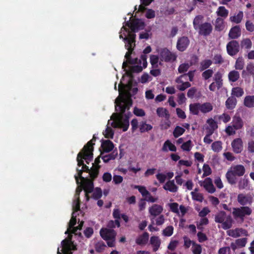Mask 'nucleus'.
Wrapping results in <instances>:
<instances>
[{
    "label": "nucleus",
    "mask_w": 254,
    "mask_h": 254,
    "mask_svg": "<svg viewBox=\"0 0 254 254\" xmlns=\"http://www.w3.org/2000/svg\"><path fill=\"white\" fill-rule=\"evenodd\" d=\"M95 137L94 136L93 138L84 146L83 149L77 155V165L78 167H80L81 166H82V167L81 169L77 168L76 171L77 174L74 176L76 183L77 185H79V186L76 190V193L74 196L75 199L72 204L73 212L72 213V217L69 222L68 228L65 232V234H74L75 235H81L79 231L81 229L83 222L81 221L78 227H74L76 223V213L80 209L79 195L80 192L82 190V189H83L85 191L86 200L88 201L89 199L88 194L91 192L93 190V182L88 179L87 176L85 177H83L82 173L83 172L88 173L89 176L92 179L95 178L98 175L97 169L94 168L89 171V167L84 164L83 160L85 161L87 164H89V162L92 160L93 158V145L94 144L93 142L95 141Z\"/></svg>",
    "instance_id": "f257e3e1"
},
{
    "label": "nucleus",
    "mask_w": 254,
    "mask_h": 254,
    "mask_svg": "<svg viewBox=\"0 0 254 254\" xmlns=\"http://www.w3.org/2000/svg\"><path fill=\"white\" fill-rule=\"evenodd\" d=\"M130 18L131 17L129 21L125 22L120 32V38L124 40L125 47L127 50L125 55L127 60L123 63L122 67L129 78L128 84L131 82V73L140 72L147 65L146 56L145 55H142L139 59L135 58L131 60L130 59V56L135 46L134 32L142 29L144 27V23L141 19H136L130 21Z\"/></svg>",
    "instance_id": "f03ea898"
},
{
    "label": "nucleus",
    "mask_w": 254,
    "mask_h": 254,
    "mask_svg": "<svg viewBox=\"0 0 254 254\" xmlns=\"http://www.w3.org/2000/svg\"><path fill=\"white\" fill-rule=\"evenodd\" d=\"M126 85L122 79L119 85V95L115 100V109L117 113L113 114L108 121L107 127L103 132L105 137L113 138L114 131L111 127L122 129L123 131L127 130L129 123V118L131 114L128 111L132 105L130 93L125 89Z\"/></svg>",
    "instance_id": "7ed1b4c3"
},
{
    "label": "nucleus",
    "mask_w": 254,
    "mask_h": 254,
    "mask_svg": "<svg viewBox=\"0 0 254 254\" xmlns=\"http://www.w3.org/2000/svg\"><path fill=\"white\" fill-rule=\"evenodd\" d=\"M245 173V168L242 165L232 166L226 174L228 182L231 184H235L237 182V177L242 176Z\"/></svg>",
    "instance_id": "20e7f679"
},
{
    "label": "nucleus",
    "mask_w": 254,
    "mask_h": 254,
    "mask_svg": "<svg viewBox=\"0 0 254 254\" xmlns=\"http://www.w3.org/2000/svg\"><path fill=\"white\" fill-rule=\"evenodd\" d=\"M213 109V106L210 102L194 103L189 105L190 112L194 115H198L200 113L205 114L210 112Z\"/></svg>",
    "instance_id": "39448f33"
},
{
    "label": "nucleus",
    "mask_w": 254,
    "mask_h": 254,
    "mask_svg": "<svg viewBox=\"0 0 254 254\" xmlns=\"http://www.w3.org/2000/svg\"><path fill=\"white\" fill-rule=\"evenodd\" d=\"M214 220L216 223L221 224V228L224 230L230 228L232 226L233 219L231 216L227 215L225 212L220 211L215 215Z\"/></svg>",
    "instance_id": "423d86ee"
},
{
    "label": "nucleus",
    "mask_w": 254,
    "mask_h": 254,
    "mask_svg": "<svg viewBox=\"0 0 254 254\" xmlns=\"http://www.w3.org/2000/svg\"><path fill=\"white\" fill-rule=\"evenodd\" d=\"M100 234L102 238L107 242L109 247H114L115 246L116 232L111 229H101Z\"/></svg>",
    "instance_id": "0eeeda50"
},
{
    "label": "nucleus",
    "mask_w": 254,
    "mask_h": 254,
    "mask_svg": "<svg viewBox=\"0 0 254 254\" xmlns=\"http://www.w3.org/2000/svg\"><path fill=\"white\" fill-rule=\"evenodd\" d=\"M62 249L58 248L57 254H72V251L76 250V247L71 241V236L62 241Z\"/></svg>",
    "instance_id": "6e6552de"
},
{
    "label": "nucleus",
    "mask_w": 254,
    "mask_h": 254,
    "mask_svg": "<svg viewBox=\"0 0 254 254\" xmlns=\"http://www.w3.org/2000/svg\"><path fill=\"white\" fill-rule=\"evenodd\" d=\"M252 212V209L247 206H241L233 208L232 214L236 220L240 219L243 221L246 215H250Z\"/></svg>",
    "instance_id": "1a4fd4ad"
},
{
    "label": "nucleus",
    "mask_w": 254,
    "mask_h": 254,
    "mask_svg": "<svg viewBox=\"0 0 254 254\" xmlns=\"http://www.w3.org/2000/svg\"><path fill=\"white\" fill-rule=\"evenodd\" d=\"M159 56L160 60L162 62L174 61L176 59V55L166 48L162 49L159 51Z\"/></svg>",
    "instance_id": "9d476101"
},
{
    "label": "nucleus",
    "mask_w": 254,
    "mask_h": 254,
    "mask_svg": "<svg viewBox=\"0 0 254 254\" xmlns=\"http://www.w3.org/2000/svg\"><path fill=\"white\" fill-rule=\"evenodd\" d=\"M187 75L184 74L178 77L175 82L177 83V88L180 91H184L187 88L190 87L191 84L187 81Z\"/></svg>",
    "instance_id": "9b49d317"
},
{
    "label": "nucleus",
    "mask_w": 254,
    "mask_h": 254,
    "mask_svg": "<svg viewBox=\"0 0 254 254\" xmlns=\"http://www.w3.org/2000/svg\"><path fill=\"white\" fill-rule=\"evenodd\" d=\"M163 211V206L158 204H154L148 208V212L150 220L162 214Z\"/></svg>",
    "instance_id": "f8f14e48"
},
{
    "label": "nucleus",
    "mask_w": 254,
    "mask_h": 254,
    "mask_svg": "<svg viewBox=\"0 0 254 254\" xmlns=\"http://www.w3.org/2000/svg\"><path fill=\"white\" fill-rule=\"evenodd\" d=\"M231 145L233 151L236 154L240 153L243 150L244 144L241 138H235L231 142Z\"/></svg>",
    "instance_id": "ddd939ff"
},
{
    "label": "nucleus",
    "mask_w": 254,
    "mask_h": 254,
    "mask_svg": "<svg viewBox=\"0 0 254 254\" xmlns=\"http://www.w3.org/2000/svg\"><path fill=\"white\" fill-rule=\"evenodd\" d=\"M227 51L230 56L235 55L239 51V44L236 41H231L227 45Z\"/></svg>",
    "instance_id": "4468645a"
},
{
    "label": "nucleus",
    "mask_w": 254,
    "mask_h": 254,
    "mask_svg": "<svg viewBox=\"0 0 254 254\" xmlns=\"http://www.w3.org/2000/svg\"><path fill=\"white\" fill-rule=\"evenodd\" d=\"M199 184L209 193H213L216 190L212 180L210 178H206L203 181L200 182Z\"/></svg>",
    "instance_id": "2eb2a0df"
},
{
    "label": "nucleus",
    "mask_w": 254,
    "mask_h": 254,
    "mask_svg": "<svg viewBox=\"0 0 254 254\" xmlns=\"http://www.w3.org/2000/svg\"><path fill=\"white\" fill-rule=\"evenodd\" d=\"M253 198L250 194L240 193L238 195V202L242 205L251 204Z\"/></svg>",
    "instance_id": "dca6fc26"
},
{
    "label": "nucleus",
    "mask_w": 254,
    "mask_h": 254,
    "mask_svg": "<svg viewBox=\"0 0 254 254\" xmlns=\"http://www.w3.org/2000/svg\"><path fill=\"white\" fill-rule=\"evenodd\" d=\"M190 44L189 39L187 37L183 36L178 40L177 48L180 51H185Z\"/></svg>",
    "instance_id": "f3484780"
},
{
    "label": "nucleus",
    "mask_w": 254,
    "mask_h": 254,
    "mask_svg": "<svg viewBox=\"0 0 254 254\" xmlns=\"http://www.w3.org/2000/svg\"><path fill=\"white\" fill-rule=\"evenodd\" d=\"M228 235L229 236L237 238L242 236L247 235V232L242 228H236L231 229L227 231Z\"/></svg>",
    "instance_id": "a211bd4d"
},
{
    "label": "nucleus",
    "mask_w": 254,
    "mask_h": 254,
    "mask_svg": "<svg viewBox=\"0 0 254 254\" xmlns=\"http://www.w3.org/2000/svg\"><path fill=\"white\" fill-rule=\"evenodd\" d=\"M211 25L209 23H204L201 25L198 28L199 34L203 35H207L210 33L212 31Z\"/></svg>",
    "instance_id": "6ab92c4d"
},
{
    "label": "nucleus",
    "mask_w": 254,
    "mask_h": 254,
    "mask_svg": "<svg viewBox=\"0 0 254 254\" xmlns=\"http://www.w3.org/2000/svg\"><path fill=\"white\" fill-rule=\"evenodd\" d=\"M162 151L165 152H167L169 151L176 152L177 151V147L170 140H167L163 145Z\"/></svg>",
    "instance_id": "aec40b11"
},
{
    "label": "nucleus",
    "mask_w": 254,
    "mask_h": 254,
    "mask_svg": "<svg viewBox=\"0 0 254 254\" xmlns=\"http://www.w3.org/2000/svg\"><path fill=\"white\" fill-rule=\"evenodd\" d=\"M163 189L171 192H176L178 190V187L175 184L174 180L169 181L164 185Z\"/></svg>",
    "instance_id": "412c9836"
},
{
    "label": "nucleus",
    "mask_w": 254,
    "mask_h": 254,
    "mask_svg": "<svg viewBox=\"0 0 254 254\" xmlns=\"http://www.w3.org/2000/svg\"><path fill=\"white\" fill-rule=\"evenodd\" d=\"M206 123L208 125L206 127L207 132L213 133L218 127L217 123L212 118L208 119Z\"/></svg>",
    "instance_id": "4be33fe9"
},
{
    "label": "nucleus",
    "mask_w": 254,
    "mask_h": 254,
    "mask_svg": "<svg viewBox=\"0 0 254 254\" xmlns=\"http://www.w3.org/2000/svg\"><path fill=\"white\" fill-rule=\"evenodd\" d=\"M101 147L104 152H109L113 150L114 145L111 141L106 140L102 142Z\"/></svg>",
    "instance_id": "5701e85b"
},
{
    "label": "nucleus",
    "mask_w": 254,
    "mask_h": 254,
    "mask_svg": "<svg viewBox=\"0 0 254 254\" xmlns=\"http://www.w3.org/2000/svg\"><path fill=\"white\" fill-rule=\"evenodd\" d=\"M232 124L237 130H238L243 127L244 126V122L239 116H235L233 118Z\"/></svg>",
    "instance_id": "b1692460"
},
{
    "label": "nucleus",
    "mask_w": 254,
    "mask_h": 254,
    "mask_svg": "<svg viewBox=\"0 0 254 254\" xmlns=\"http://www.w3.org/2000/svg\"><path fill=\"white\" fill-rule=\"evenodd\" d=\"M241 35V30L239 26L232 28L230 30L229 36L231 39H236Z\"/></svg>",
    "instance_id": "393cba45"
},
{
    "label": "nucleus",
    "mask_w": 254,
    "mask_h": 254,
    "mask_svg": "<svg viewBox=\"0 0 254 254\" xmlns=\"http://www.w3.org/2000/svg\"><path fill=\"white\" fill-rule=\"evenodd\" d=\"M156 113L157 115L161 118H164L168 120L170 118V115L168 111L165 108L159 107L157 109Z\"/></svg>",
    "instance_id": "a878e982"
},
{
    "label": "nucleus",
    "mask_w": 254,
    "mask_h": 254,
    "mask_svg": "<svg viewBox=\"0 0 254 254\" xmlns=\"http://www.w3.org/2000/svg\"><path fill=\"white\" fill-rule=\"evenodd\" d=\"M102 159L105 163L108 162L111 160L115 159L118 155L117 150H114L112 153L108 155H103V153H101Z\"/></svg>",
    "instance_id": "bb28decb"
},
{
    "label": "nucleus",
    "mask_w": 254,
    "mask_h": 254,
    "mask_svg": "<svg viewBox=\"0 0 254 254\" xmlns=\"http://www.w3.org/2000/svg\"><path fill=\"white\" fill-rule=\"evenodd\" d=\"M237 100L234 97H229L225 102V105L228 109L232 110L235 108Z\"/></svg>",
    "instance_id": "cd10ccee"
},
{
    "label": "nucleus",
    "mask_w": 254,
    "mask_h": 254,
    "mask_svg": "<svg viewBox=\"0 0 254 254\" xmlns=\"http://www.w3.org/2000/svg\"><path fill=\"white\" fill-rule=\"evenodd\" d=\"M153 220H151V223L155 224L157 226L162 225L165 221V216L162 214L155 217Z\"/></svg>",
    "instance_id": "c85d7f7f"
},
{
    "label": "nucleus",
    "mask_w": 254,
    "mask_h": 254,
    "mask_svg": "<svg viewBox=\"0 0 254 254\" xmlns=\"http://www.w3.org/2000/svg\"><path fill=\"white\" fill-rule=\"evenodd\" d=\"M244 104L248 108L254 107V95H248L245 97Z\"/></svg>",
    "instance_id": "c756f323"
},
{
    "label": "nucleus",
    "mask_w": 254,
    "mask_h": 254,
    "mask_svg": "<svg viewBox=\"0 0 254 254\" xmlns=\"http://www.w3.org/2000/svg\"><path fill=\"white\" fill-rule=\"evenodd\" d=\"M150 60L154 67H158L159 65H162V61H160L159 56L152 55L150 56Z\"/></svg>",
    "instance_id": "7c9ffc66"
},
{
    "label": "nucleus",
    "mask_w": 254,
    "mask_h": 254,
    "mask_svg": "<svg viewBox=\"0 0 254 254\" xmlns=\"http://www.w3.org/2000/svg\"><path fill=\"white\" fill-rule=\"evenodd\" d=\"M149 235L147 233H144L139 236L136 240V243L138 245H144L148 240Z\"/></svg>",
    "instance_id": "2f4dec72"
},
{
    "label": "nucleus",
    "mask_w": 254,
    "mask_h": 254,
    "mask_svg": "<svg viewBox=\"0 0 254 254\" xmlns=\"http://www.w3.org/2000/svg\"><path fill=\"white\" fill-rule=\"evenodd\" d=\"M240 78V73L237 70H232L228 74V78L231 82H236Z\"/></svg>",
    "instance_id": "473e14b6"
},
{
    "label": "nucleus",
    "mask_w": 254,
    "mask_h": 254,
    "mask_svg": "<svg viewBox=\"0 0 254 254\" xmlns=\"http://www.w3.org/2000/svg\"><path fill=\"white\" fill-rule=\"evenodd\" d=\"M244 94V90L240 87H234L232 89V97H240Z\"/></svg>",
    "instance_id": "72a5a7b5"
},
{
    "label": "nucleus",
    "mask_w": 254,
    "mask_h": 254,
    "mask_svg": "<svg viewBox=\"0 0 254 254\" xmlns=\"http://www.w3.org/2000/svg\"><path fill=\"white\" fill-rule=\"evenodd\" d=\"M222 73L218 71L214 75L213 79L217 83L218 88H221L222 86Z\"/></svg>",
    "instance_id": "f704fd0d"
},
{
    "label": "nucleus",
    "mask_w": 254,
    "mask_h": 254,
    "mask_svg": "<svg viewBox=\"0 0 254 254\" xmlns=\"http://www.w3.org/2000/svg\"><path fill=\"white\" fill-rule=\"evenodd\" d=\"M150 243L153 247V250L156 251L160 245V241L158 237L153 236L150 239Z\"/></svg>",
    "instance_id": "c9c22d12"
},
{
    "label": "nucleus",
    "mask_w": 254,
    "mask_h": 254,
    "mask_svg": "<svg viewBox=\"0 0 254 254\" xmlns=\"http://www.w3.org/2000/svg\"><path fill=\"white\" fill-rule=\"evenodd\" d=\"M211 149L215 152H219L222 149V142L220 141H216L211 144Z\"/></svg>",
    "instance_id": "e433bc0d"
},
{
    "label": "nucleus",
    "mask_w": 254,
    "mask_h": 254,
    "mask_svg": "<svg viewBox=\"0 0 254 254\" xmlns=\"http://www.w3.org/2000/svg\"><path fill=\"white\" fill-rule=\"evenodd\" d=\"M208 219L207 218L201 217V219L196 222V226L198 229L202 230L203 226L208 224Z\"/></svg>",
    "instance_id": "4c0bfd02"
},
{
    "label": "nucleus",
    "mask_w": 254,
    "mask_h": 254,
    "mask_svg": "<svg viewBox=\"0 0 254 254\" xmlns=\"http://www.w3.org/2000/svg\"><path fill=\"white\" fill-rule=\"evenodd\" d=\"M243 17V13L242 11H239L237 14L231 16L230 19L231 21L236 23H239Z\"/></svg>",
    "instance_id": "58836bf2"
},
{
    "label": "nucleus",
    "mask_w": 254,
    "mask_h": 254,
    "mask_svg": "<svg viewBox=\"0 0 254 254\" xmlns=\"http://www.w3.org/2000/svg\"><path fill=\"white\" fill-rule=\"evenodd\" d=\"M216 13L218 16L226 18L228 15L229 11L224 6H219L218 8Z\"/></svg>",
    "instance_id": "ea45409f"
},
{
    "label": "nucleus",
    "mask_w": 254,
    "mask_h": 254,
    "mask_svg": "<svg viewBox=\"0 0 254 254\" xmlns=\"http://www.w3.org/2000/svg\"><path fill=\"white\" fill-rule=\"evenodd\" d=\"M203 17L201 15H197L196 16L193 21V25L194 28L195 30H197L198 28L201 26L202 24L201 22L202 21Z\"/></svg>",
    "instance_id": "a19ab883"
},
{
    "label": "nucleus",
    "mask_w": 254,
    "mask_h": 254,
    "mask_svg": "<svg viewBox=\"0 0 254 254\" xmlns=\"http://www.w3.org/2000/svg\"><path fill=\"white\" fill-rule=\"evenodd\" d=\"M192 63H185L181 64L178 67V71L180 73H184L186 72L190 67L192 65Z\"/></svg>",
    "instance_id": "79ce46f5"
},
{
    "label": "nucleus",
    "mask_w": 254,
    "mask_h": 254,
    "mask_svg": "<svg viewBox=\"0 0 254 254\" xmlns=\"http://www.w3.org/2000/svg\"><path fill=\"white\" fill-rule=\"evenodd\" d=\"M245 61L242 57H239L235 63V67L236 69L242 70L244 66Z\"/></svg>",
    "instance_id": "37998d69"
},
{
    "label": "nucleus",
    "mask_w": 254,
    "mask_h": 254,
    "mask_svg": "<svg viewBox=\"0 0 254 254\" xmlns=\"http://www.w3.org/2000/svg\"><path fill=\"white\" fill-rule=\"evenodd\" d=\"M192 146V141L189 140L186 142H184L181 145V148L183 151L189 152L191 150Z\"/></svg>",
    "instance_id": "c03bdc74"
},
{
    "label": "nucleus",
    "mask_w": 254,
    "mask_h": 254,
    "mask_svg": "<svg viewBox=\"0 0 254 254\" xmlns=\"http://www.w3.org/2000/svg\"><path fill=\"white\" fill-rule=\"evenodd\" d=\"M167 205L170 208L171 211L173 213H176L178 215H180V212L179 209V205L176 202L169 203Z\"/></svg>",
    "instance_id": "a18cd8bd"
},
{
    "label": "nucleus",
    "mask_w": 254,
    "mask_h": 254,
    "mask_svg": "<svg viewBox=\"0 0 254 254\" xmlns=\"http://www.w3.org/2000/svg\"><path fill=\"white\" fill-rule=\"evenodd\" d=\"M152 128V126L147 124L145 122H142L139 126V130L141 132L148 131Z\"/></svg>",
    "instance_id": "49530a36"
},
{
    "label": "nucleus",
    "mask_w": 254,
    "mask_h": 254,
    "mask_svg": "<svg viewBox=\"0 0 254 254\" xmlns=\"http://www.w3.org/2000/svg\"><path fill=\"white\" fill-rule=\"evenodd\" d=\"M249 181L246 178L240 179L238 183V188L240 190L246 188L248 186Z\"/></svg>",
    "instance_id": "de8ad7c7"
},
{
    "label": "nucleus",
    "mask_w": 254,
    "mask_h": 254,
    "mask_svg": "<svg viewBox=\"0 0 254 254\" xmlns=\"http://www.w3.org/2000/svg\"><path fill=\"white\" fill-rule=\"evenodd\" d=\"M185 131V129L181 127L177 126L175 127L173 135L175 137L177 138L182 135Z\"/></svg>",
    "instance_id": "09e8293b"
},
{
    "label": "nucleus",
    "mask_w": 254,
    "mask_h": 254,
    "mask_svg": "<svg viewBox=\"0 0 254 254\" xmlns=\"http://www.w3.org/2000/svg\"><path fill=\"white\" fill-rule=\"evenodd\" d=\"M191 195L193 200L199 202H202L203 200V195L200 193H198V192L196 191H191Z\"/></svg>",
    "instance_id": "8fccbe9b"
},
{
    "label": "nucleus",
    "mask_w": 254,
    "mask_h": 254,
    "mask_svg": "<svg viewBox=\"0 0 254 254\" xmlns=\"http://www.w3.org/2000/svg\"><path fill=\"white\" fill-rule=\"evenodd\" d=\"M212 64V61L210 60H205L200 63V68L201 70H203L208 68Z\"/></svg>",
    "instance_id": "3c124183"
},
{
    "label": "nucleus",
    "mask_w": 254,
    "mask_h": 254,
    "mask_svg": "<svg viewBox=\"0 0 254 254\" xmlns=\"http://www.w3.org/2000/svg\"><path fill=\"white\" fill-rule=\"evenodd\" d=\"M134 188L137 189L140 193L143 196H147L148 195H149V191L146 189L145 187L144 186H135Z\"/></svg>",
    "instance_id": "603ef678"
},
{
    "label": "nucleus",
    "mask_w": 254,
    "mask_h": 254,
    "mask_svg": "<svg viewBox=\"0 0 254 254\" xmlns=\"http://www.w3.org/2000/svg\"><path fill=\"white\" fill-rule=\"evenodd\" d=\"M237 130V129L232 125L227 126L225 128V131L228 135H232L236 133Z\"/></svg>",
    "instance_id": "864d4df0"
},
{
    "label": "nucleus",
    "mask_w": 254,
    "mask_h": 254,
    "mask_svg": "<svg viewBox=\"0 0 254 254\" xmlns=\"http://www.w3.org/2000/svg\"><path fill=\"white\" fill-rule=\"evenodd\" d=\"M252 43L250 39H245L242 41L241 42V46L242 48L249 49L252 47Z\"/></svg>",
    "instance_id": "5fc2aeb1"
},
{
    "label": "nucleus",
    "mask_w": 254,
    "mask_h": 254,
    "mask_svg": "<svg viewBox=\"0 0 254 254\" xmlns=\"http://www.w3.org/2000/svg\"><path fill=\"white\" fill-rule=\"evenodd\" d=\"M202 170L203 172V173L202 175V177H205L208 176L210 175L212 173V171H211L210 167L207 164L203 165V166L202 168Z\"/></svg>",
    "instance_id": "6e6d98bb"
},
{
    "label": "nucleus",
    "mask_w": 254,
    "mask_h": 254,
    "mask_svg": "<svg viewBox=\"0 0 254 254\" xmlns=\"http://www.w3.org/2000/svg\"><path fill=\"white\" fill-rule=\"evenodd\" d=\"M213 74V71L211 69H208L205 70L202 73V77L204 80H207L212 77Z\"/></svg>",
    "instance_id": "4d7b16f0"
},
{
    "label": "nucleus",
    "mask_w": 254,
    "mask_h": 254,
    "mask_svg": "<svg viewBox=\"0 0 254 254\" xmlns=\"http://www.w3.org/2000/svg\"><path fill=\"white\" fill-rule=\"evenodd\" d=\"M102 195V191L100 188H96L93 190V198L95 199H98L101 197Z\"/></svg>",
    "instance_id": "13d9d810"
},
{
    "label": "nucleus",
    "mask_w": 254,
    "mask_h": 254,
    "mask_svg": "<svg viewBox=\"0 0 254 254\" xmlns=\"http://www.w3.org/2000/svg\"><path fill=\"white\" fill-rule=\"evenodd\" d=\"M174 231V228L172 226H167L163 231V234L165 236H171L173 233Z\"/></svg>",
    "instance_id": "bf43d9fd"
},
{
    "label": "nucleus",
    "mask_w": 254,
    "mask_h": 254,
    "mask_svg": "<svg viewBox=\"0 0 254 254\" xmlns=\"http://www.w3.org/2000/svg\"><path fill=\"white\" fill-rule=\"evenodd\" d=\"M152 80V77L148 73L143 74L139 79L142 83H145Z\"/></svg>",
    "instance_id": "052dcab7"
},
{
    "label": "nucleus",
    "mask_w": 254,
    "mask_h": 254,
    "mask_svg": "<svg viewBox=\"0 0 254 254\" xmlns=\"http://www.w3.org/2000/svg\"><path fill=\"white\" fill-rule=\"evenodd\" d=\"M218 119L226 124L230 121L231 117L228 114L224 113L219 116Z\"/></svg>",
    "instance_id": "680f3d73"
},
{
    "label": "nucleus",
    "mask_w": 254,
    "mask_h": 254,
    "mask_svg": "<svg viewBox=\"0 0 254 254\" xmlns=\"http://www.w3.org/2000/svg\"><path fill=\"white\" fill-rule=\"evenodd\" d=\"M223 20L221 18H218L216 20L215 27L218 30H222L223 28Z\"/></svg>",
    "instance_id": "e2e57ef3"
},
{
    "label": "nucleus",
    "mask_w": 254,
    "mask_h": 254,
    "mask_svg": "<svg viewBox=\"0 0 254 254\" xmlns=\"http://www.w3.org/2000/svg\"><path fill=\"white\" fill-rule=\"evenodd\" d=\"M192 251L193 254H200L201 253V247L199 245L193 244Z\"/></svg>",
    "instance_id": "0e129e2a"
},
{
    "label": "nucleus",
    "mask_w": 254,
    "mask_h": 254,
    "mask_svg": "<svg viewBox=\"0 0 254 254\" xmlns=\"http://www.w3.org/2000/svg\"><path fill=\"white\" fill-rule=\"evenodd\" d=\"M106 247L103 242H98L95 246L96 250L98 252H102Z\"/></svg>",
    "instance_id": "69168bd1"
},
{
    "label": "nucleus",
    "mask_w": 254,
    "mask_h": 254,
    "mask_svg": "<svg viewBox=\"0 0 254 254\" xmlns=\"http://www.w3.org/2000/svg\"><path fill=\"white\" fill-rule=\"evenodd\" d=\"M123 181V178L121 176L115 175L113 177V182L115 185H119Z\"/></svg>",
    "instance_id": "338daca9"
},
{
    "label": "nucleus",
    "mask_w": 254,
    "mask_h": 254,
    "mask_svg": "<svg viewBox=\"0 0 254 254\" xmlns=\"http://www.w3.org/2000/svg\"><path fill=\"white\" fill-rule=\"evenodd\" d=\"M133 113L137 116L143 117L145 115V113L143 110L135 107L133 110Z\"/></svg>",
    "instance_id": "774afa93"
}]
</instances>
